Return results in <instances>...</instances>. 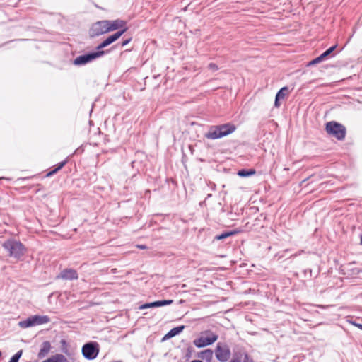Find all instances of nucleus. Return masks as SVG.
Returning a JSON list of instances; mask_svg holds the SVG:
<instances>
[{
    "label": "nucleus",
    "instance_id": "1",
    "mask_svg": "<svg viewBox=\"0 0 362 362\" xmlns=\"http://www.w3.org/2000/svg\"><path fill=\"white\" fill-rule=\"evenodd\" d=\"M235 129V126L230 123L212 126L206 133L205 136L209 139H217L232 134Z\"/></svg>",
    "mask_w": 362,
    "mask_h": 362
},
{
    "label": "nucleus",
    "instance_id": "2",
    "mask_svg": "<svg viewBox=\"0 0 362 362\" xmlns=\"http://www.w3.org/2000/svg\"><path fill=\"white\" fill-rule=\"evenodd\" d=\"M3 247L8 252L10 257L18 259L25 252L23 245L15 240H8L3 243Z\"/></svg>",
    "mask_w": 362,
    "mask_h": 362
},
{
    "label": "nucleus",
    "instance_id": "3",
    "mask_svg": "<svg viewBox=\"0 0 362 362\" xmlns=\"http://www.w3.org/2000/svg\"><path fill=\"white\" fill-rule=\"evenodd\" d=\"M326 131L339 140L344 139L346 135V128L342 124L334 121L327 123Z\"/></svg>",
    "mask_w": 362,
    "mask_h": 362
},
{
    "label": "nucleus",
    "instance_id": "4",
    "mask_svg": "<svg viewBox=\"0 0 362 362\" xmlns=\"http://www.w3.org/2000/svg\"><path fill=\"white\" fill-rule=\"evenodd\" d=\"M49 322V317L46 315H33L18 322L19 327L21 328H28L36 325L45 324Z\"/></svg>",
    "mask_w": 362,
    "mask_h": 362
},
{
    "label": "nucleus",
    "instance_id": "5",
    "mask_svg": "<svg viewBox=\"0 0 362 362\" xmlns=\"http://www.w3.org/2000/svg\"><path fill=\"white\" fill-rule=\"evenodd\" d=\"M105 54L104 51H98L95 52L88 53L86 54L81 55L77 57L74 61V64L75 65H84L88 62H92L98 57L103 56Z\"/></svg>",
    "mask_w": 362,
    "mask_h": 362
},
{
    "label": "nucleus",
    "instance_id": "6",
    "mask_svg": "<svg viewBox=\"0 0 362 362\" xmlns=\"http://www.w3.org/2000/svg\"><path fill=\"white\" fill-rule=\"evenodd\" d=\"M109 33L107 20L100 21L93 23L90 30L92 37Z\"/></svg>",
    "mask_w": 362,
    "mask_h": 362
},
{
    "label": "nucleus",
    "instance_id": "7",
    "mask_svg": "<svg viewBox=\"0 0 362 362\" xmlns=\"http://www.w3.org/2000/svg\"><path fill=\"white\" fill-rule=\"evenodd\" d=\"M216 357L221 362L227 361L230 356V351L228 346L218 343L215 350Z\"/></svg>",
    "mask_w": 362,
    "mask_h": 362
},
{
    "label": "nucleus",
    "instance_id": "8",
    "mask_svg": "<svg viewBox=\"0 0 362 362\" xmlns=\"http://www.w3.org/2000/svg\"><path fill=\"white\" fill-rule=\"evenodd\" d=\"M97 343L86 344L82 348V353L86 358L92 360L97 357L99 350Z\"/></svg>",
    "mask_w": 362,
    "mask_h": 362
},
{
    "label": "nucleus",
    "instance_id": "9",
    "mask_svg": "<svg viewBox=\"0 0 362 362\" xmlns=\"http://www.w3.org/2000/svg\"><path fill=\"white\" fill-rule=\"evenodd\" d=\"M218 339V335L210 333V335L206 337H201L194 340V344L198 347L202 348L212 344Z\"/></svg>",
    "mask_w": 362,
    "mask_h": 362
},
{
    "label": "nucleus",
    "instance_id": "10",
    "mask_svg": "<svg viewBox=\"0 0 362 362\" xmlns=\"http://www.w3.org/2000/svg\"><path fill=\"white\" fill-rule=\"evenodd\" d=\"M107 25L109 32L114 31L120 28L123 30L124 28H127L126 21L121 19H116L114 21L107 20Z\"/></svg>",
    "mask_w": 362,
    "mask_h": 362
},
{
    "label": "nucleus",
    "instance_id": "11",
    "mask_svg": "<svg viewBox=\"0 0 362 362\" xmlns=\"http://www.w3.org/2000/svg\"><path fill=\"white\" fill-rule=\"evenodd\" d=\"M57 278H61L63 279L67 280H73L78 279L77 272L72 269H66L63 270L60 274L57 276Z\"/></svg>",
    "mask_w": 362,
    "mask_h": 362
},
{
    "label": "nucleus",
    "instance_id": "12",
    "mask_svg": "<svg viewBox=\"0 0 362 362\" xmlns=\"http://www.w3.org/2000/svg\"><path fill=\"white\" fill-rule=\"evenodd\" d=\"M173 302V300H158L155 301L150 303H146L140 306V309H146V308H156V307H160L164 305H168L172 304Z\"/></svg>",
    "mask_w": 362,
    "mask_h": 362
},
{
    "label": "nucleus",
    "instance_id": "13",
    "mask_svg": "<svg viewBox=\"0 0 362 362\" xmlns=\"http://www.w3.org/2000/svg\"><path fill=\"white\" fill-rule=\"evenodd\" d=\"M288 93L289 91L287 87H283L282 88H281L276 95L274 102L275 107H279L280 106L279 100H284L286 98V96L288 95Z\"/></svg>",
    "mask_w": 362,
    "mask_h": 362
},
{
    "label": "nucleus",
    "instance_id": "14",
    "mask_svg": "<svg viewBox=\"0 0 362 362\" xmlns=\"http://www.w3.org/2000/svg\"><path fill=\"white\" fill-rule=\"evenodd\" d=\"M51 345L49 341H44L42 344L41 349L38 353V357L40 358H44L50 351Z\"/></svg>",
    "mask_w": 362,
    "mask_h": 362
},
{
    "label": "nucleus",
    "instance_id": "15",
    "mask_svg": "<svg viewBox=\"0 0 362 362\" xmlns=\"http://www.w3.org/2000/svg\"><path fill=\"white\" fill-rule=\"evenodd\" d=\"M127 30V28H124V29L117 31L113 35L109 36L107 39L110 44L114 42L117 40H118L126 31Z\"/></svg>",
    "mask_w": 362,
    "mask_h": 362
},
{
    "label": "nucleus",
    "instance_id": "16",
    "mask_svg": "<svg viewBox=\"0 0 362 362\" xmlns=\"http://www.w3.org/2000/svg\"><path fill=\"white\" fill-rule=\"evenodd\" d=\"M42 362H66V358L62 354H56Z\"/></svg>",
    "mask_w": 362,
    "mask_h": 362
},
{
    "label": "nucleus",
    "instance_id": "17",
    "mask_svg": "<svg viewBox=\"0 0 362 362\" xmlns=\"http://www.w3.org/2000/svg\"><path fill=\"white\" fill-rule=\"evenodd\" d=\"M184 329V326H179L177 327L173 328L170 332L165 335V338H171L175 337V335L180 334Z\"/></svg>",
    "mask_w": 362,
    "mask_h": 362
},
{
    "label": "nucleus",
    "instance_id": "18",
    "mask_svg": "<svg viewBox=\"0 0 362 362\" xmlns=\"http://www.w3.org/2000/svg\"><path fill=\"white\" fill-rule=\"evenodd\" d=\"M213 356V351L211 349H206L201 352L200 357L203 359L210 360Z\"/></svg>",
    "mask_w": 362,
    "mask_h": 362
},
{
    "label": "nucleus",
    "instance_id": "19",
    "mask_svg": "<svg viewBox=\"0 0 362 362\" xmlns=\"http://www.w3.org/2000/svg\"><path fill=\"white\" fill-rule=\"evenodd\" d=\"M238 232L236 230H233V231H230V232H226V233H221L218 235H216L215 237V239L216 240H223L229 236H231L233 235H235Z\"/></svg>",
    "mask_w": 362,
    "mask_h": 362
},
{
    "label": "nucleus",
    "instance_id": "20",
    "mask_svg": "<svg viewBox=\"0 0 362 362\" xmlns=\"http://www.w3.org/2000/svg\"><path fill=\"white\" fill-rule=\"evenodd\" d=\"M255 173V170H240L238 172V175L240 177H249L250 175H252Z\"/></svg>",
    "mask_w": 362,
    "mask_h": 362
},
{
    "label": "nucleus",
    "instance_id": "21",
    "mask_svg": "<svg viewBox=\"0 0 362 362\" xmlns=\"http://www.w3.org/2000/svg\"><path fill=\"white\" fill-rule=\"evenodd\" d=\"M65 164H66V161H62V162L59 163L58 164V166L54 170H53L47 173V176H51V175H53L54 174H55L58 170L62 169L64 166Z\"/></svg>",
    "mask_w": 362,
    "mask_h": 362
},
{
    "label": "nucleus",
    "instance_id": "22",
    "mask_svg": "<svg viewBox=\"0 0 362 362\" xmlns=\"http://www.w3.org/2000/svg\"><path fill=\"white\" fill-rule=\"evenodd\" d=\"M337 47V45H334L329 48L327 50H326L325 52H323L321 55V58H323V59H325Z\"/></svg>",
    "mask_w": 362,
    "mask_h": 362
},
{
    "label": "nucleus",
    "instance_id": "23",
    "mask_svg": "<svg viewBox=\"0 0 362 362\" xmlns=\"http://www.w3.org/2000/svg\"><path fill=\"white\" fill-rule=\"evenodd\" d=\"M22 353H23L22 350L18 351L16 354H14L11 357V358L10 359V361L8 362H18L19 358L22 356Z\"/></svg>",
    "mask_w": 362,
    "mask_h": 362
},
{
    "label": "nucleus",
    "instance_id": "24",
    "mask_svg": "<svg viewBox=\"0 0 362 362\" xmlns=\"http://www.w3.org/2000/svg\"><path fill=\"white\" fill-rule=\"evenodd\" d=\"M110 44V42H108L107 39H105L103 42H101L98 47H97V49L98 51H101L100 49L102 48H104L107 46H108Z\"/></svg>",
    "mask_w": 362,
    "mask_h": 362
},
{
    "label": "nucleus",
    "instance_id": "25",
    "mask_svg": "<svg viewBox=\"0 0 362 362\" xmlns=\"http://www.w3.org/2000/svg\"><path fill=\"white\" fill-rule=\"evenodd\" d=\"M110 44V42H108L107 39H105L103 42H101L98 47H97V49L98 51H101L100 49L102 48H104L107 46H108Z\"/></svg>",
    "mask_w": 362,
    "mask_h": 362
},
{
    "label": "nucleus",
    "instance_id": "26",
    "mask_svg": "<svg viewBox=\"0 0 362 362\" xmlns=\"http://www.w3.org/2000/svg\"><path fill=\"white\" fill-rule=\"evenodd\" d=\"M323 58H321V55H320L319 57H316L315 59H314L313 60H312L311 62H309L308 65L310 66V65H314V64H316L317 63H320L322 61H323Z\"/></svg>",
    "mask_w": 362,
    "mask_h": 362
},
{
    "label": "nucleus",
    "instance_id": "27",
    "mask_svg": "<svg viewBox=\"0 0 362 362\" xmlns=\"http://www.w3.org/2000/svg\"><path fill=\"white\" fill-rule=\"evenodd\" d=\"M208 68H209V69H210L213 71H217L218 69V66L214 63H210L208 66Z\"/></svg>",
    "mask_w": 362,
    "mask_h": 362
},
{
    "label": "nucleus",
    "instance_id": "28",
    "mask_svg": "<svg viewBox=\"0 0 362 362\" xmlns=\"http://www.w3.org/2000/svg\"><path fill=\"white\" fill-rule=\"evenodd\" d=\"M243 362H252V359L250 358L247 354H245L244 356Z\"/></svg>",
    "mask_w": 362,
    "mask_h": 362
},
{
    "label": "nucleus",
    "instance_id": "29",
    "mask_svg": "<svg viewBox=\"0 0 362 362\" xmlns=\"http://www.w3.org/2000/svg\"><path fill=\"white\" fill-rule=\"evenodd\" d=\"M130 41H131V39H128V40H124L122 43V46L124 47V46L127 45Z\"/></svg>",
    "mask_w": 362,
    "mask_h": 362
},
{
    "label": "nucleus",
    "instance_id": "30",
    "mask_svg": "<svg viewBox=\"0 0 362 362\" xmlns=\"http://www.w3.org/2000/svg\"><path fill=\"white\" fill-rule=\"evenodd\" d=\"M352 324L354 325H355L356 327L360 328L361 329H362V324H358V323H356V322H352Z\"/></svg>",
    "mask_w": 362,
    "mask_h": 362
},
{
    "label": "nucleus",
    "instance_id": "31",
    "mask_svg": "<svg viewBox=\"0 0 362 362\" xmlns=\"http://www.w3.org/2000/svg\"><path fill=\"white\" fill-rule=\"evenodd\" d=\"M136 247L139 249H146V245H138Z\"/></svg>",
    "mask_w": 362,
    "mask_h": 362
},
{
    "label": "nucleus",
    "instance_id": "32",
    "mask_svg": "<svg viewBox=\"0 0 362 362\" xmlns=\"http://www.w3.org/2000/svg\"><path fill=\"white\" fill-rule=\"evenodd\" d=\"M230 362H240L239 360L233 359L230 361Z\"/></svg>",
    "mask_w": 362,
    "mask_h": 362
},
{
    "label": "nucleus",
    "instance_id": "33",
    "mask_svg": "<svg viewBox=\"0 0 362 362\" xmlns=\"http://www.w3.org/2000/svg\"><path fill=\"white\" fill-rule=\"evenodd\" d=\"M192 362H202V361H199V360H194L192 361Z\"/></svg>",
    "mask_w": 362,
    "mask_h": 362
},
{
    "label": "nucleus",
    "instance_id": "34",
    "mask_svg": "<svg viewBox=\"0 0 362 362\" xmlns=\"http://www.w3.org/2000/svg\"><path fill=\"white\" fill-rule=\"evenodd\" d=\"M361 244L362 245V235L361 236Z\"/></svg>",
    "mask_w": 362,
    "mask_h": 362
},
{
    "label": "nucleus",
    "instance_id": "35",
    "mask_svg": "<svg viewBox=\"0 0 362 362\" xmlns=\"http://www.w3.org/2000/svg\"><path fill=\"white\" fill-rule=\"evenodd\" d=\"M1 356V351H0V356Z\"/></svg>",
    "mask_w": 362,
    "mask_h": 362
}]
</instances>
